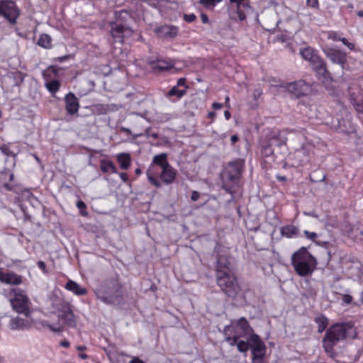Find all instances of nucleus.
Instances as JSON below:
<instances>
[{"mask_svg":"<svg viewBox=\"0 0 363 363\" xmlns=\"http://www.w3.org/2000/svg\"><path fill=\"white\" fill-rule=\"evenodd\" d=\"M252 330L245 318L232 320L224 328L225 340L230 346L236 345L240 352H246L250 348L249 337Z\"/></svg>","mask_w":363,"mask_h":363,"instance_id":"1","label":"nucleus"},{"mask_svg":"<svg viewBox=\"0 0 363 363\" xmlns=\"http://www.w3.org/2000/svg\"><path fill=\"white\" fill-rule=\"evenodd\" d=\"M95 294L106 304H115L123 296V286L119 281L118 276L115 275L104 279L96 288Z\"/></svg>","mask_w":363,"mask_h":363,"instance_id":"2","label":"nucleus"},{"mask_svg":"<svg viewBox=\"0 0 363 363\" xmlns=\"http://www.w3.org/2000/svg\"><path fill=\"white\" fill-rule=\"evenodd\" d=\"M354 332L353 328L346 323H336L331 325L327 330L323 339L325 351L333 357V348L340 342L345 340Z\"/></svg>","mask_w":363,"mask_h":363,"instance_id":"3","label":"nucleus"},{"mask_svg":"<svg viewBox=\"0 0 363 363\" xmlns=\"http://www.w3.org/2000/svg\"><path fill=\"white\" fill-rule=\"evenodd\" d=\"M291 261L294 271L301 277L311 275L317 265L316 259L305 247H302L294 252Z\"/></svg>","mask_w":363,"mask_h":363,"instance_id":"4","label":"nucleus"},{"mask_svg":"<svg viewBox=\"0 0 363 363\" xmlns=\"http://www.w3.org/2000/svg\"><path fill=\"white\" fill-rule=\"evenodd\" d=\"M216 281L218 286L225 295L232 298L237 296L240 288L237 278L232 272L220 271L216 273Z\"/></svg>","mask_w":363,"mask_h":363,"instance_id":"5","label":"nucleus"},{"mask_svg":"<svg viewBox=\"0 0 363 363\" xmlns=\"http://www.w3.org/2000/svg\"><path fill=\"white\" fill-rule=\"evenodd\" d=\"M12 292L13 293V297L10 299V302L13 310L28 318L31 314V303L29 298L23 291L19 289H13Z\"/></svg>","mask_w":363,"mask_h":363,"instance_id":"6","label":"nucleus"},{"mask_svg":"<svg viewBox=\"0 0 363 363\" xmlns=\"http://www.w3.org/2000/svg\"><path fill=\"white\" fill-rule=\"evenodd\" d=\"M287 138L285 130H279L273 133L263 142L261 153L263 157H270L274 155L273 146H281L286 143Z\"/></svg>","mask_w":363,"mask_h":363,"instance_id":"7","label":"nucleus"},{"mask_svg":"<svg viewBox=\"0 0 363 363\" xmlns=\"http://www.w3.org/2000/svg\"><path fill=\"white\" fill-rule=\"evenodd\" d=\"M0 16H4L11 24L16 22L19 16V10L13 1H0Z\"/></svg>","mask_w":363,"mask_h":363,"instance_id":"8","label":"nucleus"},{"mask_svg":"<svg viewBox=\"0 0 363 363\" xmlns=\"http://www.w3.org/2000/svg\"><path fill=\"white\" fill-rule=\"evenodd\" d=\"M244 164V160L242 159H237L228 164L226 174L228 182L233 184H237L238 182L239 178L243 171Z\"/></svg>","mask_w":363,"mask_h":363,"instance_id":"9","label":"nucleus"},{"mask_svg":"<svg viewBox=\"0 0 363 363\" xmlns=\"http://www.w3.org/2000/svg\"><path fill=\"white\" fill-rule=\"evenodd\" d=\"M285 87L289 93L296 98L306 96L311 91V85L303 80L286 84Z\"/></svg>","mask_w":363,"mask_h":363,"instance_id":"10","label":"nucleus"},{"mask_svg":"<svg viewBox=\"0 0 363 363\" xmlns=\"http://www.w3.org/2000/svg\"><path fill=\"white\" fill-rule=\"evenodd\" d=\"M58 317L63 321L64 324L69 328H75L77 325L75 316L68 303L62 302L58 309Z\"/></svg>","mask_w":363,"mask_h":363,"instance_id":"11","label":"nucleus"},{"mask_svg":"<svg viewBox=\"0 0 363 363\" xmlns=\"http://www.w3.org/2000/svg\"><path fill=\"white\" fill-rule=\"evenodd\" d=\"M179 28L174 25L164 24L157 27L155 33L158 38L164 40H173L179 34Z\"/></svg>","mask_w":363,"mask_h":363,"instance_id":"12","label":"nucleus"},{"mask_svg":"<svg viewBox=\"0 0 363 363\" xmlns=\"http://www.w3.org/2000/svg\"><path fill=\"white\" fill-rule=\"evenodd\" d=\"M248 342L251 347L252 356H265L267 348L258 335H250Z\"/></svg>","mask_w":363,"mask_h":363,"instance_id":"13","label":"nucleus"},{"mask_svg":"<svg viewBox=\"0 0 363 363\" xmlns=\"http://www.w3.org/2000/svg\"><path fill=\"white\" fill-rule=\"evenodd\" d=\"M231 9H235L240 21H244L251 7L247 0H230Z\"/></svg>","mask_w":363,"mask_h":363,"instance_id":"14","label":"nucleus"},{"mask_svg":"<svg viewBox=\"0 0 363 363\" xmlns=\"http://www.w3.org/2000/svg\"><path fill=\"white\" fill-rule=\"evenodd\" d=\"M323 51L333 62L341 65L343 68V65L346 62V55L344 52L333 48H327Z\"/></svg>","mask_w":363,"mask_h":363,"instance_id":"15","label":"nucleus"},{"mask_svg":"<svg viewBox=\"0 0 363 363\" xmlns=\"http://www.w3.org/2000/svg\"><path fill=\"white\" fill-rule=\"evenodd\" d=\"M66 104V111L70 115H74L78 112L79 104L77 98L75 95L69 92L65 98Z\"/></svg>","mask_w":363,"mask_h":363,"instance_id":"16","label":"nucleus"},{"mask_svg":"<svg viewBox=\"0 0 363 363\" xmlns=\"http://www.w3.org/2000/svg\"><path fill=\"white\" fill-rule=\"evenodd\" d=\"M0 281L7 284L18 285L22 283V277L14 272H4L0 269Z\"/></svg>","mask_w":363,"mask_h":363,"instance_id":"17","label":"nucleus"},{"mask_svg":"<svg viewBox=\"0 0 363 363\" xmlns=\"http://www.w3.org/2000/svg\"><path fill=\"white\" fill-rule=\"evenodd\" d=\"M32 322L28 318H22L18 316L12 318L9 322V327L11 330H24L29 328Z\"/></svg>","mask_w":363,"mask_h":363,"instance_id":"18","label":"nucleus"},{"mask_svg":"<svg viewBox=\"0 0 363 363\" xmlns=\"http://www.w3.org/2000/svg\"><path fill=\"white\" fill-rule=\"evenodd\" d=\"M177 172L169 164H167L166 167L162 169L160 178L166 184H172L176 177Z\"/></svg>","mask_w":363,"mask_h":363,"instance_id":"19","label":"nucleus"},{"mask_svg":"<svg viewBox=\"0 0 363 363\" xmlns=\"http://www.w3.org/2000/svg\"><path fill=\"white\" fill-rule=\"evenodd\" d=\"M314 71L320 77L327 79L330 76V72L327 69L326 62L320 57L311 65Z\"/></svg>","mask_w":363,"mask_h":363,"instance_id":"20","label":"nucleus"},{"mask_svg":"<svg viewBox=\"0 0 363 363\" xmlns=\"http://www.w3.org/2000/svg\"><path fill=\"white\" fill-rule=\"evenodd\" d=\"M300 55L305 60L309 62L311 65L320 57L318 51L311 47H306L301 49L300 50Z\"/></svg>","mask_w":363,"mask_h":363,"instance_id":"21","label":"nucleus"},{"mask_svg":"<svg viewBox=\"0 0 363 363\" xmlns=\"http://www.w3.org/2000/svg\"><path fill=\"white\" fill-rule=\"evenodd\" d=\"M231 268V263L228 257L225 255H218L217 257L216 273H218L220 271L227 273L232 272Z\"/></svg>","mask_w":363,"mask_h":363,"instance_id":"22","label":"nucleus"},{"mask_svg":"<svg viewBox=\"0 0 363 363\" xmlns=\"http://www.w3.org/2000/svg\"><path fill=\"white\" fill-rule=\"evenodd\" d=\"M123 28L124 26L123 25H118L116 23L111 25V34L115 43H122L123 42Z\"/></svg>","mask_w":363,"mask_h":363,"instance_id":"23","label":"nucleus"},{"mask_svg":"<svg viewBox=\"0 0 363 363\" xmlns=\"http://www.w3.org/2000/svg\"><path fill=\"white\" fill-rule=\"evenodd\" d=\"M65 289L77 296H83L87 294V290L86 288L80 286L79 284L72 280H69L67 282Z\"/></svg>","mask_w":363,"mask_h":363,"instance_id":"24","label":"nucleus"},{"mask_svg":"<svg viewBox=\"0 0 363 363\" xmlns=\"http://www.w3.org/2000/svg\"><path fill=\"white\" fill-rule=\"evenodd\" d=\"M280 233L282 236L292 238L298 236L299 229L293 225H286L281 228Z\"/></svg>","mask_w":363,"mask_h":363,"instance_id":"25","label":"nucleus"},{"mask_svg":"<svg viewBox=\"0 0 363 363\" xmlns=\"http://www.w3.org/2000/svg\"><path fill=\"white\" fill-rule=\"evenodd\" d=\"M116 160L122 169H128L130 166L131 158L128 153L122 152L118 154L116 157Z\"/></svg>","mask_w":363,"mask_h":363,"instance_id":"26","label":"nucleus"},{"mask_svg":"<svg viewBox=\"0 0 363 363\" xmlns=\"http://www.w3.org/2000/svg\"><path fill=\"white\" fill-rule=\"evenodd\" d=\"M100 169L104 173L112 172L114 174L118 173L117 169L113 162L110 160H101Z\"/></svg>","mask_w":363,"mask_h":363,"instance_id":"27","label":"nucleus"},{"mask_svg":"<svg viewBox=\"0 0 363 363\" xmlns=\"http://www.w3.org/2000/svg\"><path fill=\"white\" fill-rule=\"evenodd\" d=\"M314 321L318 325V332L322 333L328 325V319L323 315L315 317Z\"/></svg>","mask_w":363,"mask_h":363,"instance_id":"28","label":"nucleus"},{"mask_svg":"<svg viewBox=\"0 0 363 363\" xmlns=\"http://www.w3.org/2000/svg\"><path fill=\"white\" fill-rule=\"evenodd\" d=\"M186 94V89H179L178 86H174L167 94L169 99L176 97L177 99H181Z\"/></svg>","mask_w":363,"mask_h":363,"instance_id":"29","label":"nucleus"},{"mask_svg":"<svg viewBox=\"0 0 363 363\" xmlns=\"http://www.w3.org/2000/svg\"><path fill=\"white\" fill-rule=\"evenodd\" d=\"M174 67L173 63L168 60H157L156 64L153 66L155 70H168Z\"/></svg>","mask_w":363,"mask_h":363,"instance_id":"30","label":"nucleus"},{"mask_svg":"<svg viewBox=\"0 0 363 363\" xmlns=\"http://www.w3.org/2000/svg\"><path fill=\"white\" fill-rule=\"evenodd\" d=\"M52 39L50 36L48 34L43 33L41 34L38 40V45L43 48H50Z\"/></svg>","mask_w":363,"mask_h":363,"instance_id":"31","label":"nucleus"},{"mask_svg":"<svg viewBox=\"0 0 363 363\" xmlns=\"http://www.w3.org/2000/svg\"><path fill=\"white\" fill-rule=\"evenodd\" d=\"M167 160V155L166 153H161L154 156L152 162L153 164L160 166L161 168L163 169L164 167H166L167 164H169Z\"/></svg>","mask_w":363,"mask_h":363,"instance_id":"32","label":"nucleus"},{"mask_svg":"<svg viewBox=\"0 0 363 363\" xmlns=\"http://www.w3.org/2000/svg\"><path fill=\"white\" fill-rule=\"evenodd\" d=\"M48 90L51 93V94H55L56 93L59 89H60V83L58 80L57 79H54V80H51L50 82H48L45 84Z\"/></svg>","mask_w":363,"mask_h":363,"instance_id":"33","label":"nucleus"},{"mask_svg":"<svg viewBox=\"0 0 363 363\" xmlns=\"http://www.w3.org/2000/svg\"><path fill=\"white\" fill-rule=\"evenodd\" d=\"M295 157L299 160L300 163H305L308 161V155L304 148H301L296 150Z\"/></svg>","mask_w":363,"mask_h":363,"instance_id":"34","label":"nucleus"},{"mask_svg":"<svg viewBox=\"0 0 363 363\" xmlns=\"http://www.w3.org/2000/svg\"><path fill=\"white\" fill-rule=\"evenodd\" d=\"M149 182L157 188L162 186L160 181L152 174L151 169L147 172Z\"/></svg>","mask_w":363,"mask_h":363,"instance_id":"35","label":"nucleus"},{"mask_svg":"<svg viewBox=\"0 0 363 363\" xmlns=\"http://www.w3.org/2000/svg\"><path fill=\"white\" fill-rule=\"evenodd\" d=\"M43 325L48 327L52 331L55 333H60L63 331V327L60 323L57 325H50L47 322H44Z\"/></svg>","mask_w":363,"mask_h":363,"instance_id":"36","label":"nucleus"},{"mask_svg":"<svg viewBox=\"0 0 363 363\" xmlns=\"http://www.w3.org/2000/svg\"><path fill=\"white\" fill-rule=\"evenodd\" d=\"M77 206L80 211V213L83 216H86L88 215L87 211H86V206L84 201L79 200L77 202Z\"/></svg>","mask_w":363,"mask_h":363,"instance_id":"37","label":"nucleus"},{"mask_svg":"<svg viewBox=\"0 0 363 363\" xmlns=\"http://www.w3.org/2000/svg\"><path fill=\"white\" fill-rule=\"evenodd\" d=\"M222 0H200L199 3L205 7L214 6L217 3L220 2Z\"/></svg>","mask_w":363,"mask_h":363,"instance_id":"38","label":"nucleus"},{"mask_svg":"<svg viewBox=\"0 0 363 363\" xmlns=\"http://www.w3.org/2000/svg\"><path fill=\"white\" fill-rule=\"evenodd\" d=\"M96 110L100 114H106L110 110V108L108 105L98 104L96 106Z\"/></svg>","mask_w":363,"mask_h":363,"instance_id":"39","label":"nucleus"},{"mask_svg":"<svg viewBox=\"0 0 363 363\" xmlns=\"http://www.w3.org/2000/svg\"><path fill=\"white\" fill-rule=\"evenodd\" d=\"M196 18V16L194 13H190V14H184V19L185 21L188 23L194 22Z\"/></svg>","mask_w":363,"mask_h":363,"instance_id":"40","label":"nucleus"},{"mask_svg":"<svg viewBox=\"0 0 363 363\" xmlns=\"http://www.w3.org/2000/svg\"><path fill=\"white\" fill-rule=\"evenodd\" d=\"M0 150H1L2 153H4L5 155H7V156L12 155V152L9 150V147L7 145H3L0 146Z\"/></svg>","mask_w":363,"mask_h":363,"instance_id":"41","label":"nucleus"},{"mask_svg":"<svg viewBox=\"0 0 363 363\" xmlns=\"http://www.w3.org/2000/svg\"><path fill=\"white\" fill-rule=\"evenodd\" d=\"M304 234L306 237L311 240H315V239L317 238V234L314 232H309L308 230L304 231Z\"/></svg>","mask_w":363,"mask_h":363,"instance_id":"42","label":"nucleus"},{"mask_svg":"<svg viewBox=\"0 0 363 363\" xmlns=\"http://www.w3.org/2000/svg\"><path fill=\"white\" fill-rule=\"evenodd\" d=\"M133 31L131 28L124 26L123 28V38L130 37L132 35Z\"/></svg>","mask_w":363,"mask_h":363,"instance_id":"43","label":"nucleus"},{"mask_svg":"<svg viewBox=\"0 0 363 363\" xmlns=\"http://www.w3.org/2000/svg\"><path fill=\"white\" fill-rule=\"evenodd\" d=\"M176 86H178V87L179 86H184L185 89L189 88V86L186 84V79L185 78H179L177 80Z\"/></svg>","mask_w":363,"mask_h":363,"instance_id":"44","label":"nucleus"},{"mask_svg":"<svg viewBox=\"0 0 363 363\" xmlns=\"http://www.w3.org/2000/svg\"><path fill=\"white\" fill-rule=\"evenodd\" d=\"M340 41H341V42H342V43H343L345 45H346L347 47H348V48H349L350 50H353V49H354V44H353V43H352L348 42V40H347L346 38H342L340 39Z\"/></svg>","mask_w":363,"mask_h":363,"instance_id":"45","label":"nucleus"},{"mask_svg":"<svg viewBox=\"0 0 363 363\" xmlns=\"http://www.w3.org/2000/svg\"><path fill=\"white\" fill-rule=\"evenodd\" d=\"M264 357V356H252V363H265Z\"/></svg>","mask_w":363,"mask_h":363,"instance_id":"46","label":"nucleus"},{"mask_svg":"<svg viewBox=\"0 0 363 363\" xmlns=\"http://www.w3.org/2000/svg\"><path fill=\"white\" fill-rule=\"evenodd\" d=\"M306 4L308 6L311 8H318V0H307Z\"/></svg>","mask_w":363,"mask_h":363,"instance_id":"47","label":"nucleus"},{"mask_svg":"<svg viewBox=\"0 0 363 363\" xmlns=\"http://www.w3.org/2000/svg\"><path fill=\"white\" fill-rule=\"evenodd\" d=\"M342 301L343 303H345V304H350L351 303V302L352 301V296L349 295V294H345V295H342Z\"/></svg>","mask_w":363,"mask_h":363,"instance_id":"48","label":"nucleus"},{"mask_svg":"<svg viewBox=\"0 0 363 363\" xmlns=\"http://www.w3.org/2000/svg\"><path fill=\"white\" fill-rule=\"evenodd\" d=\"M328 38L334 41H340L341 39V38L338 37V35L336 32H330L328 34Z\"/></svg>","mask_w":363,"mask_h":363,"instance_id":"49","label":"nucleus"},{"mask_svg":"<svg viewBox=\"0 0 363 363\" xmlns=\"http://www.w3.org/2000/svg\"><path fill=\"white\" fill-rule=\"evenodd\" d=\"M355 238L357 240H363V229H357Z\"/></svg>","mask_w":363,"mask_h":363,"instance_id":"50","label":"nucleus"},{"mask_svg":"<svg viewBox=\"0 0 363 363\" xmlns=\"http://www.w3.org/2000/svg\"><path fill=\"white\" fill-rule=\"evenodd\" d=\"M37 264H38V267L41 270H43V272L44 273H47V270H46V264H45V263L43 261H41V260L38 261V263H37Z\"/></svg>","mask_w":363,"mask_h":363,"instance_id":"51","label":"nucleus"},{"mask_svg":"<svg viewBox=\"0 0 363 363\" xmlns=\"http://www.w3.org/2000/svg\"><path fill=\"white\" fill-rule=\"evenodd\" d=\"M223 189L228 193L233 194L234 191L233 190V187L228 185L227 183H224L223 185Z\"/></svg>","mask_w":363,"mask_h":363,"instance_id":"52","label":"nucleus"},{"mask_svg":"<svg viewBox=\"0 0 363 363\" xmlns=\"http://www.w3.org/2000/svg\"><path fill=\"white\" fill-rule=\"evenodd\" d=\"M199 197H200V194L198 191H192L191 195V199L193 201H197L199 199Z\"/></svg>","mask_w":363,"mask_h":363,"instance_id":"53","label":"nucleus"},{"mask_svg":"<svg viewBox=\"0 0 363 363\" xmlns=\"http://www.w3.org/2000/svg\"><path fill=\"white\" fill-rule=\"evenodd\" d=\"M356 111L359 113L363 115V105L359 104H356L355 106Z\"/></svg>","mask_w":363,"mask_h":363,"instance_id":"54","label":"nucleus"},{"mask_svg":"<svg viewBox=\"0 0 363 363\" xmlns=\"http://www.w3.org/2000/svg\"><path fill=\"white\" fill-rule=\"evenodd\" d=\"M119 176L123 182H127L128 181V176L126 173L121 172L119 174Z\"/></svg>","mask_w":363,"mask_h":363,"instance_id":"55","label":"nucleus"},{"mask_svg":"<svg viewBox=\"0 0 363 363\" xmlns=\"http://www.w3.org/2000/svg\"><path fill=\"white\" fill-rule=\"evenodd\" d=\"M201 21L203 23H208V17L206 14L205 13H201Z\"/></svg>","mask_w":363,"mask_h":363,"instance_id":"56","label":"nucleus"},{"mask_svg":"<svg viewBox=\"0 0 363 363\" xmlns=\"http://www.w3.org/2000/svg\"><path fill=\"white\" fill-rule=\"evenodd\" d=\"M239 138L237 135H233L230 138L232 145H234L235 143L238 141Z\"/></svg>","mask_w":363,"mask_h":363,"instance_id":"57","label":"nucleus"},{"mask_svg":"<svg viewBox=\"0 0 363 363\" xmlns=\"http://www.w3.org/2000/svg\"><path fill=\"white\" fill-rule=\"evenodd\" d=\"M303 213L308 216H311L316 218H318V215L315 213V211L304 212Z\"/></svg>","mask_w":363,"mask_h":363,"instance_id":"58","label":"nucleus"},{"mask_svg":"<svg viewBox=\"0 0 363 363\" xmlns=\"http://www.w3.org/2000/svg\"><path fill=\"white\" fill-rule=\"evenodd\" d=\"M146 135L148 136V137L151 136V137H152L154 138H158V133H150L148 130H146Z\"/></svg>","mask_w":363,"mask_h":363,"instance_id":"59","label":"nucleus"},{"mask_svg":"<svg viewBox=\"0 0 363 363\" xmlns=\"http://www.w3.org/2000/svg\"><path fill=\"white\" fill-rule=\"evenodd\" d=\"M223 107V104L220 103H213V108L215 110L220 109Z\"/></svg>","mask_w":363,"mask_h":363,"instance_id":"60","label":"nucleus"},{"mask_svg":"<svg viewBox=\"0 0 363 363\" xmlns=\"http://www.w3.org/2000/svg\"><path fill=\"white\" fill-rule=\"evenodd\" d=\"M326 176L324 174L320 179H314L313 178L311 177V179L313 182H323L325 180Z\"/></svg>","mask_w":363,"mask_h":363,"instance_id":"61","label":"nucleus"},{"mask_svg":"<svg viewBox=\"0 0 363 363\" xmlns=\"http://www.w3.org/2000/svg\"><path fill=\"white\" fill-rule=\"evenodd\" d=\"M130 363H144V362L138 358H134L130 362Z\"/></svg>","mask_w":363,"mask_h":363,"instance_id":"62","label":"nucleus"},{"mask_svg":"<svg viewBox=\"0 0 363 363\" xmlns=\"http://www.w3.org/2000/svg\"><path fill=\"white\" fill-rule=\"evenodd\" d=\"M277 179L278 181H280V182H284L286 179L285 176H281V175H277Z\"/></svg>","mask_w":363,"mask_h":363,"instance_id":"63","label":"nucleus"},{"mask_svg":"<svg viewBox=\"0 0 363 363\" xmlns=\"http://www.w3.org/2000/svg\"><path fill=\"white\" fill-rule=\"evenodd\" d=\"M225 118L226 120H229L231 117V114L228 111H225L224 113Z\"/></svg>","mask_w":363,"mask_h":363,"instance_id":"64","label":"nucleus"}]
</instances>
